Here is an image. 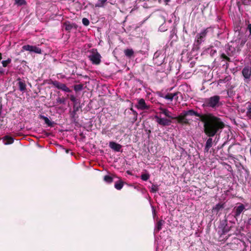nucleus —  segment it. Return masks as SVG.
Segmentation results:
<instances>
[{
  "mask_svg": "<svg viewBox=\"0 0 251 251\" xmlns=\"http://www.w3.org/2000/svg\"><path fill=\"white\" fill-rule=\"evenodd\" d=\"M125 54L126 56L130 58L134 54V51L132 49H126L124 50Z\"/></svg>",
  "mask_w": 251,
  "mask_h": 251,
  "instance_id": "22",
  "label": "nucleus"
},
{
  "mask_svg": "<svg viewBox=\"0 0 251 251\" xmlns=\"http://www.w3.org/2000/svg\"><path fill=\"white\" fill-rule=\"evenodd\" d=\"M155 119L157 124L162 126H168L172 123V121L170 119L161 118L158 116H155Z\"/></svg>",
  "mask_w": 251,
  "mask_h": 251,
  "instance_id": "8",
  "label": "nucleus"
},
{
  "mask_svg": "<svg viewBox=\"0 0 251 251\" xmlns=\"http://www.w3.org/2000/svg\"><path fill=\"white\" fill-rule=\"evenodd\" d=\"M18 85L19 86V89L21 92H25L26 90V84L25 81L22 80L20 77H18L17 79Z\"/></svg>",
  "mask_w": 251,
  "mask_h": 251,
  "instance_id": "12",
  "label": "nucleus"
},
{
  "mask_svg": "<svg viewBox=\"0 0 251 251\" xmlns=\"http://www.w3.org/2000/svg\"><path fill=\"white\" fill-rule=\"evenodd\" d=\"M109 147L115 151H120L122 146L119 144L112 141L109 143Z\"/></svg>",
  "mask_w": 251,
  "mask_h": 251,
  "instance_id": "13",
  "label": "nucleus"
},
{
  "mask_svg": "<svg viewBox=\"0 0 251 251\" xmlns=\"http://www.w3.org/2000/svg\"><path fill=\"white\" fill-rule=\"evenodd\" d=\"M66 151L67 153H68L69 152V150H67Z\"/></svg>",
  "mask_w": 251,
  "mask_h": 251,
  "instance_id": "44",
  "label": "nucleus"
},
{
  "mask_svg": "<svg viewBox=\"0 0 251 251\" xmlns=\"http://www.w3.org/2000/svg\"><path fill=\"white\" fill-rule=\"evenodd\" d=\"M164 223V221L163 220H159L157 221L155 228L154 229L156 232H158L162 229V226Z\"/></svg>",
  "mask_w": 251,
  "mask_h": 251,
  "instance_id": "20",
  "label": "nucleus"
},
{
  "mask_svg": "<svg viewBox=\"0 0 251 251\" xmlns=\"http://www.w3.org/2000/svg\"><path fill=\"white\" fill-rule=\"evenodd\" d=\"M11 62V59L8 58L6 60H3L2 61L1 63L2 64L3 67H6L8 64H10Z\"/></svg>",
  "mask_w": 251,
  "mask_h": 251,
  "instance_id": "31",
  "label": "nucleus"
},
{
  "mask_svg": "<svg viewBox=\"0 0 251 251\" xmlns=\"http://www.w3.org/2000/svg\"><path fill=\"white\" fill-rule=\"evenodd\" d=\"M42 118L44 120L46 124H47L49 126L51 125V123L50 120L48 119V118L44 116H42Z\"/></svg>",
  "mask_w": 251,
  "mask_h": 251,
  "instance_id": "35",
  "label": "nucleus"
},
{
  "mask_svg": "<svg viewBox=\"0 0 251 251\" xmlns=\"http://www.w3.org/2000/svg\"><path fill=\"white\" fill-rule=\"evenodd\" d=\"M150 174L148 173L147 174H143L141 176V179L144 181H147L150 178Z\"/></svg>",
  "mask_w": 251,
  "mask_h": 251,
  "instance_id": "29",
  "label": "nucleus"
},
{
  "mask_svg": "<svg viewBox=\"0 0 251 251\" xmlns=\"http://www.w3.org/2000/svg\"><path fill=\"white\" fill-rule=\"evenodd\" d=\"M159 110H160V113L163 114L166 117L174 120V117L172 116V113L167 109L160 107L159 108Z\"/></svg>",
  "mask_w": 251,
  "mask_h": 251,
  "instance_id": "14",
  "label": "nucleus"
},
{
  "mask_svg": "<svg viewBox=\"0 0 251 251\" xmlns=\"http://www.w3.org/2000/svg\"><path fill=\"white\" fill-rule=\"evenodd\" d=\"M80 108L79 101L74 103L73 112L75 114Z\"/></svg>",
  "mask_w": 251,
  "mask_h": 251,
  "instance_id": "24",
  "label": "nucleus"
},
{
  "mask_svg": "<svg viewBox=\"0 0 251 251\" xmlns=\"http://www.w3.org/2000/svg\"><path fill=\"white\" fill-rule=\"evenodd\" d=\"M56 102L57 103L65 104L66 103V99L63 97H62V98L58 97L56 99Z\"/></svg>",
  "mask_w": 251,
  "mask_h": 251,
  "instance_id": "30",
  "label": "nucleus"
},
{
  "mask_svg": "<svg viewBox=\"0 0 251 251\" xmlns=\"http://www.w3.org/2000/svg\"><path fill=\"white\" fill-rule=\"evenodd\" d=\"M232 146L230 145L229 147H228V153H229V150H230V149L231 148Z\"/></svg>",
  "mask_w": 251,
  "mask_h": 251,
  "instance_id": "43",
  "label": "nucleus"
},
{
  "mask_svg": "<svg viewBox=\"0 0 251 251\" xmlns=\"http://www.w3.org/2000/svg\"><path fill=\"white\" fill-rule=\"evenodd\" d=\"M4 74V70L2 68H0V75Z\"/></svg>",
  "mask_w": 251,
  "mask_h": 251,
  "instance_id": "41",
  "label": "nucleus"
},
{
  "mask_svg": "<svg viewBox=\"0 0 251 251\" xmlns=\"http://www.w3.org/2000/svg\"><path fill=\"white\" fill-rule=\"evenodd\" d=\"M247 117L250 120H251V103H250L248 107H247Z\"/></svg>",
  "mask_w": 251,
  "mask_h": 251,
  "instance_id": "26",
  "label": "nucleus"
},
{
  "mask_svg": "<svg viewBox=\"0 0 251 251\" xmlns=\"http://www.w3.org/2000/svg\"><path fill=\"white\" fill-rule=\"evenodd\" d=\"M177 94L178 93H168L165 96L163 97V98L170 101H172L174 99L177 100L178 99V97L177 96Z\"/></svg>",
  "mask_w": 251,
  "mask_h": 251,
  "instance_id": "17",
  "label": "nucleus"
},
{
  "mask_svg": "<svg viewBox=\"0 0 251 251\" xmlns=\"http://www.w3.org/2000/svg\"><path fill=\"white\" fill-rule=\"evenodd\" d=\"M188 116H195L200 118V114L193 109L183 111L178 116L174 117V120H176L177 123L181 125H190L189 120L186 118Z\"/></svg>",
  "mask_w": 251,
  "mask_h": 251,
  "instance_id": "2",
  "label": "nucleus"
},
{
  "mask_svg": "<svg viewBox=\"0 0 251 251\" xmlns=\"http://www.w3.org/2000/svg\"><path fill=\"white\" fill-rule=\"evenodd\" d=\"M221 57L228 61H230V59L228 56H227L225 53H222L221 55Z\"/></svg>",
  "mask_w": 251,
  "mask_h": 251,
  "instance_id": "38",
  "label": "nucleus"
},
{
  "mask_svg": "<svg viewBox=\"0 0 251 251\" xmlns=\"http://www.w3.org/2000/svg\"><path fill=\"white\" fill-rule=\"evenodd\" d=\"M208 32L207 28L202 30L200 33L197 34L194 44V48L196 50L200 49V45L204 41Z\"/></svg>",
  "mask_w": 251,
  "mask_h": 251,
  "instance_id": "4",
  "label": "nucleus"
},
{
  "mask_svg": "<svg viewBox=\"0 0 251 251\" xmlns=\"http://www.w3.org/2000/svg\"><path fill=\"white\" fill-rule=\"evenodd\" d=\"M22 49L24 50H27L30 52H33L38 54L42 53L41 49L35 46H31L29 45H24L23 46Z\"/></svg>",
  "mask_w": 251,
  "mask_h": 251,
  "instance_id": "7",
  "label": "nucleus"
},
{
  "mask_svg": "<svg viewBox=\"0 0 251 251\" xmlns=\"http://www.w3.org/2000/svg\"><path fill=\"white\" fill-rule=\"evenodd\" d=\"M50 84L53 85L54 87L58 88V89H60L66 92H70L71 90L67 87V86L63 83H61L58 81H51L50 83Z\"/></svg>",
  "mask_w": 251,
  "mask_h": 251,
  "instance_id": "5",
  "label": "nucleus"
},
{
  "mask_svg": "<svg viewBox=\"0 0 251 251\" xmlns=\"http://www.w3.org/2000/svg\"><path fill=\"white\" fill-rule=\"evenodd\" d=\"M90 60L92 61L93 64H94V54L92 53L89 56Z\"/></svg>",
  "mask_w": 251,
  "mask_h": 251,
  "instance_id": "39",
  "label": "nucleus"
},
{
  "mask_svg": "<svg viewBox=\"0 0 251 251\" xmlns=\"http://www.w3.org/2000/svg\"><path fill=\"white\" fill-rule=\"evenodd\" d=\"M104 180L108 183H110L113 181V177L110 176L106 175L104 176Z\"/></svg>",
  "mask_w": 251,
  "mask_h": 251,
  "instance_id": "27",
  "label": "nucleus"
},
{
  "mask_svg": "<svg viewBox=\"0 0 251 251\" xmlns=\"http://www.w3.org/2000/svg\"><path fill=\"white\" fill-rule=\"evenodd\" d=\"M123 186L124 182L121 179H120L117 182H116L114 185L115 188L118 190H120L121 189H122Z\"/></svg>",
  "mask_w": 251,
  "mask_h": 251,
  "instance_id": "21",
  "label": "nucleus"
},
{
  "mask_svg": "<svg viewBox=\"0 0 251 251\" xmlns=\"http://www.w3.org/2000/svg\"><path fill=\"white\" fill-rule=\"evenodd\" d=\"M83 86L81 84H77L74 86V90L75 91H79L82 89Z\"/></svg>",
  "mask_w": 251,
  "mask_h": 251,
  "instance_id": "34",
  "label": "nucleus"
},
{
  "mask_svg": "<svg viewBox=\"0 0 251 251\" xmlns=\"http://www.w3.org/2000/svg\"><path fill=\"white\" fill-rule=\"evenodd\" d=\"M200 119L203 124V132L208 137L219 135L225 127L220 118L210 113L200 114Z\"/></svg>",
  "mask_w": 251,
  "mask_h": 251,
  "instance_id": "1",
  "label": "nucleus"
},
{
  "mask_svg": "<svg viewBox=\"0 0 251 251\" xmlns=\"http://www.w3.org/2000/svg\"><path fill=\"white\" fill-rule=\"evenodd\" d=\"M70 99L71 100L74 102V103L79 101V100L77 99L74 95H71L70 96Z\"/></svg>",
  "mask_w": 251,
  "mask_h": 251,
  "instance_id": "37",
  "label": "nucleus"
},
{
  "mask_svg": "<svg viewBox=\"0 0 251 251\" xmlns=\"http://www.w3.org/2000/svg\"><path fill=\"white\" fill-rule=\"evenodd\" d=\"M26 2L25 0H15V4L18 6H22L25 5Z\"/></svg>",
  "mask_w": 251,
  "mask_h": 251,
  "instance_id": "28",
  "label": "nucleus"
},
{
  "mask_svg": "<svg viewBox=\"0 0 251 251\" xmlns=\"http://www.w3.org/2000/svg\"><path fill=\"white\" fill-rule=\"evenodd\" d=\"M130 110L133 113V114L134 115V118H133V121L134 122L136 121L137 119V116H138V113L137 112L134 110L132 107H131L130 108Z\"/></svg>",
  "mask_w": 251,
  "mask_h": 251,
  "instance_id": "33",
  "label": "nucleus"
},
{
  "mask_svg": "<svg viewBox=\"0 0 251 251\" xmlns=\"http://www.w3.org/2000/svg\"><path fill=\"white\" fill-rule=\"evenodd\" d=\"M98 31H100V28H98Z\"/></svg>",
  "mask_w": 251,
  "mask_h": 251,
  "instance_id": "46",
  "label": "nucleus"
},
{
  "mask_svg": "<svg viewBox=\"0 0 251 251\" xmlns=\"http://www.w3.org/2000/svg\"><path fill=\"white\" fill-rule=\"evenodd\" d=\"M135 107L141 110H149L150 106L147 105L144 99H139L137 100V104L135 105Z\"/></svg>",
  "mask_w": 251,
  "mask_h": 251,
  "instance_id": "6",
  "label": "nucleus"
},
{
  "mask_svg": "<svg viewBox=\"0 0 251 251\" xmlns=\"http://www.w3.org/2000/svg\"><path fill=\"white\" fill-rule=\"evenodd\" d=\"M247 29L250 32V35H251V24H248V26H247Z\"/></svg>",
  "mask_w": 251,
  "mask_h": 251,
  "instance_id": "40",
  "label": "nucleus"
},
{
  "mask_svg": "<svg viewBox=\"0 0 251 251\" xmlns=\"http://www.w3.org/2000/svg\"><path fill=\"white\" fill-rule=\"evenodd\" d=\"M101 58L100 53L95 50V65H98L100 63Z\"/></svg>",
  "mask_w": 251,
  "mask_h": 251,
  "instance_id": "23",
  "label": "nucleus"
},
{
  "mask_svg": "<svg viewBox=\"0 0 251 251\" xmlns=\"http://www.w3.org/2000/svg\"><path fill=\"white\" fill-rule=\"evenodd\" d=\"M64 27L65 30L70 31L72 29H76L77 25L74 24H71L69 22H66L64 23Z\"/></svg>",
  "mask_w": 251,
  "mask_h": 251,
  "instance_id": "16",
  "label": "nucleus"
},
{
  "mask_svg": "<svg viewBox=\"0 0 251 251\" xmlns=\"http://www.w3.org/2000/svg\"><path fill=\"white\" fill-rule=\"evenodd\" d=\"M107 0H98L97 4H95V7H102L106 3Z\"/></svg>",
  "mask_w": 251,
  "mask_h": 251,
  "instance_id": "25",
  "label": "nucleus"
},
{
  "mask_svg": "<svg viewBox=\"0 0 251 251\" xmlns=\"http://www.w3.org/2000/svg\"><path fill=\"white\" fill-rule=\"evenodd\" d=\"M225 207V203H219L217 204L215 206H214L212 209V212L216 213V214L218 213L219 211L222 210Z\"/></svg>",
  "mask_w": 251,
  "mask_h": 251,
  "instance_id": "15",
  "label": "nucleus"
},
{
  "mask_svg": "<svg viewBox=\"0 0 251 251\" xmlns=\"http://www.w3.org/2000/svg\"><path fill=\"white\" fill-rule=\"evenodd\" d=\"M220 97L215 95L209 98L205 99L203 105L206 107L216 108L220 105Z\"/></svg>",
  "mask_w": 251,
  "mask_h": 251,
  "instance_id": "3",
  "label": "nucleus"
},
{
  "mask_svg": "<svg viewBox=\"0 0 251 251\" xmlns=\"http://www.w3.org/2000/svg\"><path fill=\"white\" fill-rule=\"evenodd\" d=\"M82 22L83 24L85 26H87L89 24V21L88 20V19H87L86 18H83L82 19Z\"/></svg>",
  "mask_w": 251,
  "mask_h": 251,
  "instance_id": "36",
  "label": "nucleus"
},
{
  "mask_svg": "<svg viewBox=\"0 0 251 251\" xmlns=\"http://www.w3.org/2000/svg\"><path fill=\"white\" fill-rule=\"evenodd\" d=\"M158 190V187L157 185L152 184L151 186V192L152 193H156Z\"/></svg>",
  "mask_w": 251,
  "mask_h": 251,
  "instance_id": "32",
  "label": "nucleus"
},
{
  "mask_svg": "<svg viewBox=\"0 0 251 251\" xmlns=\"http://www.w3.org/2000/svg\"><path fill=\"white\" fill-rule=\"evenodd\" d=\"M222 81H223V80H221V79H220V80H219V81H220V82H222Z\"/></svg>",
  "mask_w": 251,
  "mask_h": 251,
  "instance_id": "45",
  "label": "nucleus"
},
{
  "mask_svg": "<svg viewBox=\"0 0 251 251\" xmlns=\"http://www.w3.org/2000/svg\"><path fill=\"white\" fill-rule=\"evenodd\" d=\"M212 138L211 137H209L206 142L205 146L204 147V151L206 152H208L210 148L212 146Z\"/></svg>",
  "mask_w": 251,
  "mask_h": 251,
  "instance_id": "18",
  "label": "nucleus"
},
{
  "mask_svg": "<svg viewBox=\"0 0 251 251\" xmlns=\"http://www.w3.org/2000/svg\"><path fill=\"white\" fill-rule=\"evenodd\" d=\"M245 209L244 205L242 203H240L239 205L236 206L233 209L234 217L237 219L240 215L241 213Z\"/></svg>",
  "mask_w": 251,
  "mask_h": 251,
  "instance_id": "9",
  "label": "nucleus"
},
{
  "mask_svg": "<svg viewBox=\"0 0 251 251\" xmlns=\"http://www.w3.org/2000/svg\"><path fill=\"white\" fill-rule=\"evenodd\" d=\"M242 73L245 79H249L251 76V69L249 67H245L243 69Z\"/></svg>",
  "mask_w": 251,
  "mask_h": 251,
  "instance_id": "11",
  "label": "nucleus"
},
{
  "mask_svg": "<svg viewBox=\"0 0 251 251\" xmlns=\"http://www.w3.org/2000/svg\"><path fill=\"white\" fill-rule=\"evenodd\" d=\"M2 139L5 145L11 144L14 141L13 138L8 135L4 136Z\"/></svg>",
  "mask_w": 251,
  "mask_h": 251,
  "instance_id": "19",
  "label": "nucleus"
},
{
  "mask_svg": "<svg viewBox=\"0 0 251 251\" xmlns=\"http://www.w3.org/2000/svg\"><path fill=\"white\" fill-rule=\"evenodd\" d=\"M248 224L251 225V218L249 219Z\"/></svg>",
  "mask_w": 251,
  "mask_h": 251,
  "instance_id": "42",
  "label": "nucleus"
},
{
  "mask_svg": "<svg viewBox=\"0 0 251 251\" xmlns=\"http://www.w3.org/2000/svg\"><path fill=\"white\" fill-rule=\"evenodd\" d=\"M220 227L222 229V234H225L230 230V227L227 226V221L226 220L221 222Z\"/></svg>",
  "mask_w": 251,
  "mask_h": 251,
  "instance_id": "10",
  "label": "nucleus"
}]
</instances>
